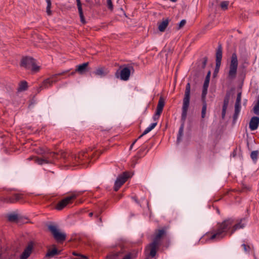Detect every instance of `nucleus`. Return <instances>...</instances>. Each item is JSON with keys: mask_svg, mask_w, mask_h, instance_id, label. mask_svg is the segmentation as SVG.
<instances>
[{"mask_svg": "<svg viewBox=\"0 0 259 259\" xmlns=\"http://www.w3.org/2000/svg\"><path fill=\"white\" fill-rule=\"evenodd\" d=\"M1 256H2V254H1V253L0 252V258L1 257Z\"/></svg>", "mask_w": 259, "mask_h": 259, "instance_id": "obj_52", "label": "nucleus"}, {"mask_svg": "<svg viewBox=\"0 0 259 259\" xmlns=\"http://www.w3.org/2000/svg\"><path fill=\"white\" fill-rule=\"evenodd\" d=\"M241 93L239 92L237 94V98L235 104H241Z\"/></svg>", "mask_w": 259, "mask_h": 259, "instance_id": "obj_32", "label": "nucleus"}, {"mask_svg": "<svg viewBox=\"0 0 259 259\" xmlns=\"http://www.w3.org/2000/svg\"><path fill=\"white\" fill-rule=\"evenodd\" d=\"M89 62H85L81 64H79L76 66L75 71L78 73L80 75L85 74L88 71V67Z\"/></svg>", "mask_w": 259, "mask_h": 259, "instance_id": "obj_18", "label": "nucleus"}, {"mask_svg": "<svg viewBox=\"0 0 259 259\" xmlns=\"http://www.w3.org/2000/svg\"><path fill=\"white\" fill-rule=\"evenodd\" d=\"M79 16H80V18L81 22L82 23H85V20H84V17H83L82 10H81V13H80V12H79Z\"/></svg>", "mask_w": 259, "mask_h": 259, "instance_id": "obj_38", "label": "nucleus"}, {"mask_svg": "<svg viewBox=\"0 0 259 259\" xmlns=\"http://www.w3.org/2000/svg\"><path fill=\"white\" fill-rule=\"evenodd\" d=\"M242 247L243 248V250L244 252L248 253L250 251V247L249 245H247L245 244V243H243L242 244Z\"/></svg>", "mask_w": 259, "mask_h": 259, "instance_id": "obj_31", "label": "nucleus"}, {"mask_svg": "<svg viewBox=\"0 0 259 259\" xmlns=\"http://www.w3.org/2000/svg\"><path fill=\"white\" fill-rule=\"evenodd\" d=\"M159 115H157V114L155 113L153 118L154 120L158 119L159 118Z\"/></svg>", "mask_w": 259, "mask_h": 259, "instance_id": "obj_42", "label": "nucleus"}, {"mask_svg": "<svg viewBox=\"0 0 259 259\" xmlns=\"http://www.w3.org/2000/svg\"><path fill=\"white\" fill-rule=\"evenodd\" d=\"M229 96L227 95L225 98L224 100V104H223V108H224V110H227V108L228 107V104H229Z\"/></svg>", "mask_w": 259, "mask_h": 259, "instance_id": "obj_26", "label": "nucleus"}, {"mask_svg": "<svg viewBox=\"0 0 259 259\" xmlns=\"http://www.w3.org/2000/svg\"><path fill=\"white\" fill-rule=\"evenodd\" d=\"M246 224L245 218L242 219L238 223H235L232 218L224 220L218 223L209 232L205 235L207 240L219 241L224 238L227 234L232 235L236 230L243 228Z\"/></svg>", "mask_w": 259, "mask_h": 259, "instance_id": "obj_1", "label": "nucleus"}, {"mask_svg": "<svg viewBox=\"0 0 259 259\" xmlns=\"http://www.w3.org/2000/svg\"><path fill=\"white\" fill-rule=\"evenodd\" d=\"M49 1V2H51V0H46L47 3H48Z\"/></svg>", "mask_w": 259, "mask_h": 259, "instance_id": "obj_50", "label": "nucleus"}, {"mask_svg": "<svg viewBox=\"0 0 259 259\" xmlns=\"http://www.w3.org/2000/svg\"><path fill=\"white\" fill-rule=\"evenodd\" d=\"M151 130H150V128H149V126L147 127L145 130V131L143 132V134L139 136V139L141 138V137H142L143 136L147 134L148 133H149Z\"/></svg>", "mask_w": 259, "mask_h": 259, "instance_id": "obj_34", "label": "nucleus"}, {"mask_svg": "<svg viewBox=\"0 0 259 259\" xmlns=\"http://www.w3.org/2000/svg\"><path fill=\"white\" fill-rule=\"evenodd\" d=\"M68 70L63 71L60 73H58L57 74H55L54 75H53L50 78H48L46 79H45L41 85L40 87V89H47L52 85L53 83H55L59 80V79L58 78V76H61L62 75H64L65 73H66L68 72Z\"/></svg>", "mask_w": 259, "mask_h": 259, "instance_id": "obj_8", "label": "nucleus"}, {"mask_svg": "<svg viewBox=\"0 0 259 259\" xmlns=\"http://www.w3.org/2000/svg\"><path fill=\"white\" fill-rule=\"evenodd\" d=\"M132 258V253H128L124 256V257L122 259H131Z\"/></svg>", "mask_w": 259, "mask_h": 259, "instance_id": "obj_41", "label": "nucleus"}, {"mask_svg": "<svg viewBox=\"0 0 259 259\" xmlns=\"http://www.w3.org/2000/svg\"><path fill=\"white\" fill-rule=\"evenodd\" d=\"M76 2H77V6L78 12H80V13H81V10H82V9L81 8V4L80 0H76Z\"/></svg>", "mask_w": 259, "mask_h": 259, "instance_id": "obj_35", "label": "nucleus"}, {"mask_svg": "<svg viewBox=\"0 0 259 259\" xmlns=\"http://www.w3.org/2000/svg\"><path fill=\"white\" fill-rule=\"evenodd\" d=\"M21 198V195L16 193H12L10 195L2 198V201L6 203H14Z\"/></svg>", "mask_w": 259, "mask_h": 259, "instance_id": "obj_13", "label": "nucleus"}, {"mask_svg": "<svg viewBox=\"0 0 259 259\" xmlns=\"http://www.w3.org/2000/svg\"><path fill=\"white\" fill-rule=\"evenodd\" d=\"M83 192L78 191L74 192L71 195L68 196L63 199L59 201L55 206V208L58 210L63 209L67 204L72 203L73 200L75 199L77 196L81 195Z\"/></svg>", "mask_w": 259, "mask_h": 259, "instance_id": "obj_7", "label": "nucleus"}, {"mask_svg": "<svg viewBox=\"0 0 259 259\" xmlns=\"http://www.w3.org/2000/svg\"><path fill=\"white\" fill-rule=\"evenodd\" d=\"M206 61L205 60V61L204 62V66H205V65Z\"/></svg>", "mask_w": 259, "mask_h": 259, "instance_id": "obj_51", "label": "nucleus"}, {"mask_svg": "<svg viewBox=\"0 0 259 259\" xmlns=\"http://www.w3.org/2000/svg\"><path fill=\"white\" fill-rule=\"evenodd\" d=\"M73 255H78V254H77V253H75V252H73Z\"/></svg>", "mask_w": 259, "mask_h": 259, "instance_id": "obj_49", "label": "nucleus"}, {"mask_svg": "<svg viewBox=\"0 0 259 259\" xmlns=\"http://www.w3.org/2000/svg\"><path fill=\"white\" fill-rule=\"evenodd\" d=\"M57 254V250L56 248L49 250L47 253V256L52 257Z\"/></svg>", "mask_w": 259, "mask_h": 259, "instance_id": "obj_28", "label": "nucleus"}, {"mask_svg": "<svg viewBox=\"0 0 259 259\" xmlns=\"http://www.w3.org/2000/svg\"><path fill=\"white\" fill-rule=\"evenodd\" d=\"M61 156L64 158H66V154L64 153H61Z\"/></svg>", "mask_w": 259, "mask_h": 259, "instance_id": "obj_46", "label": "nucleus"}, {"mask_svg": "<svg viewBox=\"0 0 259 259\" xmlns=\"http://www.w3.org/2000/svg\"><path fill=\"white\" fill-rule=\"evenodd\" d=\"M226 110H224V108L222 109V117L224 118L225 114H226Z\"/></svg>", "mask_w": 259, "mask_h": 259, "instance_id": "obj_43", "label": "nucleus"}, {"mask_svg": "<svg viewBox=\"0 0 259 259\" xmlns=\"http://www.w3.org/2000/svg\"><path fill=\"white\" fill-rule=\"evenodd\" d=\"M51 2H49V1L48 3H47V13L49 15H50L51 14Z\"/></svg>", "mask_w": 259, "mask_h": 259, "instance_id": "obj_33", "label": "nucleus"}, {"mask_svg": "<svg viewBox=\"0 0 259 259\" xmlns=\"http://www.w3.org/2000/svg\"><path fill=\"white\" fill-rule=\"evenodd\" d=\"M77 259H87V257L84 255H81L79 258Z\"/></svg>", "mask_w": 259, "mask_h": 259, "instance_id": "obj_44", "label": "nucleus"}, {"mask_svg": "<svg viewBox=\"0 0 259 259\" xmlns=\"http://www.w3.org/2000/svg\"><path fill=\"white\" fill-rule=\"evenodd\" d=\"M128 178L126 172L123 173L119 176L115 182L114 189L115 191L118 190L120 187L127 181Z\"/></svg>", "mask_w": 259, "mask_h": 259, "instance_id": "obj_12", "label": "nucleus"}, {"mask_svg": "<svg viewBox=\"0 0 259 259\" xmlns=\"http://www.w3.org/2000/svg\"><path fill=\"white\" fill-rule=\"evenodd\" d=\"M156 125H157V122L152 123L149 126V127L152 131L153 128H154V127L156 126Z\"/></svg>", "mask_w": 259, "mask_h": 259, "instance_id": "obj_40", "label": "nucleus"}, {"mask_svg": "<svg viewBox=\"0 0 259 259\" xmlns=\"http://www.w3.org/2000/svg\"><path fill=\"white\" fill-rule=\"evenodd\" d=\"M107 6L109 9L112 10L113 8V6L111 0H107Z\"/></svg>", "mask_w": 259, "mask_h": 259, "instance_id": "obj_36", "label": "nucleus"}, {"mask_svg": "<svg viewBox=\"0 0 259 259\" xmlns=\"http://www.w3.org/2000/svg\"><path fill=\"white\" fill-rule=\"evenodd\" d=\"M162 109H159V108H156V112L155 113L157 114V115H160V114H161L162 112Z\"/></svg>", "mask_w": 259, "mask_h": 259, "instance_id": "obj_39", "label": "nucleus"}, {"mask_svg": "<svg viewBox=\"0 0 259 259\" xmlns=\"http://www.w3.org/2000/svg\"><path fill=\"white\" fill-rule=\"evenodd\" d=\"M258 155V151L257 150L251 152L250 154V157L254 162H256Z\"/></svg>", "mask_w": 259, "mask_h": 259, "instance_id": "obj_25", "label": "nucleus"}, {"mask_svg": "<svg viewBox=\"0 0 259 259\" xmlns=\"http://www.w3.org/2000/svg\"><path fill=\"white\" fill-rule=\"evenodd\" d=\"M229 4V1H223L221 4V7L223 10H227Z\"/></svg>", "mask_w": 259, "mask_h": 259, "instance_id": "obj_30", "label": "nucleus"}, {"mask_svg": "<svg viewBox=\"0 0 259 259\" xmlns=\"http://www.w3.org/2000/svg\"><path fill=\"white\" fill-rule=\"evenodd\" d=\"M210 71H208L205 79L204 82L203 83V90L202 92V98H204V97L206 96L207 93V89L209 85V80H210Z\"/></svg>", "mask_w": 259, "mask_h": 259, "instance_id": "obj_17", "label": "nucleus"}, {"mask_svg": "<svg viewBox=\"0 0 259 259\" xmlns=\"http://www.w3.org/2000/svg\"><path fill=\"white\" fill-rule=\"evenodd\" d=\"M27 88V83L26 81H21L19 86L18 90L19 91H25Z\"/></svg>", "mask_w": 259, "mask_h": 259, "instance_id": "obj_24", "label": "nucleus"}, {"mask_svg": "<svg viewBox=\"0 0 259 259\" xmlns=\"http://www.w3.org/2000/svg\"><path fill=\"white\" fill-rule=\"evenodd\" d=\"M134 68L131 65L120 66L119 69L115 73V77L122 80L127 81L129 79L131 73H134Z\"/></svg>", "mask_w": 259, "mask_h": 259, "instance_id": "obj_4", "label": "nucleus"}, {"mask_svg": "<svg viewBox=\"0 0 259 259\" xmlns=\"http://www.w3.org/2000/svg\"><path fill=\"white\" fill-rule=\"evenodd\" d=\"M48 229L58 242H62L65 240L66 234L61 232L56 226L49 225Z\"/></svg>", "mask_w": 259, "mask_h": 259, "instance_id": "obj_9", "label": "nucleus"}, {"mask_svg": "<svg viewBox=\"0 0 259 259\" xmlns=\"http://www.w3.org/2000/svg\"><path fill=\"white\" fill-rule=\"evenodd\" d=\"M191 85L188 83L186 87L184 97L183 100V106L182 108L181 125L179 128L177 137V142H180L183 135L185 122L187 116V112L190 105Z\"/></svg>", "mask_w": 259, "mask_h": 259, "instance_id": "obj_2", "label": "nucleus"}, {"mask_svg": "<svg viewBox=\"0 0 259 259\" xmlns=\"http://www.w3.org/2000/svg\"><path fill=\"white\" fill-rule=\"evenodd\" d=\"M160 245L152 242L149 244L146 248L145 252L147 258H153L156 254L157 250Z\"/></svg>", "mask_w": 259, "mask_h": 259, "instance_id": "obj_11", "label": "nucleus"}, {"mask_svg": "<svg viewBox=\"0 0 259 259\" xmlns=\"http://www.w3.org/2000/svg\"><path fill=\"white\" fill-rule=\"evenodd\" d=\"M21 65L33 72H38L40 69V66L36 64V60L31 57H26L23 58Z\"/></svg>", "mask_w": 259, "mask_h": 259, "instance_id": "obj_6", "label": "nucleus"}, {"mask_svg": "<svg viewBox=\"0 0 259 259\" xmlns=\"http://www.w3.org/2000/svg\"><path fill=\"white\" fill-rule=\"evenodd\" d=\"M33 248L32 242H29L20 256V259H27L31 254Z\"/></svg>", "mask_w": 259, "mask_h": 259, "instance_id": "obj_15", "label": "nucleus"}, {"mask_svg": "<svg viewBox=\"0 0 259 259\" xmlns=\"http://www.w3.org/2000/svg\"><path fill=\"white\" fill-rule=\"evenodd\" d=\"M88 157V155L84 152H81L77 155L71 156L67 158L66 162L70 164H74L76 162L78 163H81L85 159Z\"/></svg>", "mask_w": 259, "mask_h": 259, "instance_id": "obj_10", "label": "nucleus"}, {"mask_svg": "<svg viewBox=\"0 0 259 259\" xmlns=\"http://www.w3.org/2000/svg\"><path fill=\"white\" fill-rule=\"evenodd\" d=\"M36 152L42 155L41 157H38L35 156H30L27 160L30 161L33 160L35 163L39 165L44 164L53 163L55 160L58 159V154L55 152H47L44 148H39L36 150Z\"/></svg>", "mask_w": 259, "mask_h": 259, "instance_id": "obj_3", "label": "nucleus"}, {"mask_svg": "<svg viewBox=\"0 0 259 259\" xmlns=\"http://www.w3.org/2000/svg\"><path fill=\"white\" fill-rule=\"evenodd\" d=\"M241 110V104H235V112L233 115V120L235 121L238 117Z\"/></svg>", "mask_w": 259, "mask_h": 259, "instance_id": "obj_22", "label": "nucleus"}, {"mask_svg": "<svg viewBox=\"0 0 259 259\" xmlns=\"http://www.w3.org/2000/svg\"><path fill=\"white\" fill-rule=\"evenodd\" d=\"M75 72H75V71L72 72L71 73L70 75H74V73H75Z\"/></svg>", "mask_w": 259, "mask_h": 259, "instance_id": "obj_48", "label": "nucleus"}, {"mask_svg": "<svg viewBox=\"0 0 259 259\" xmlns=\"http://www.w3.org/2000/svg\"><path fill=\"white\" fill-rule=\"evenodd\" d=\"M222 58V48L221 45L219 46L216 52V64L215 72H218L221 64Z\"/></svg>", "mask_w": 259, "mask_h": 259, "instance_id": "obj_14", "label": "nucleus"}, {"mask_svg": "<svg viewBox=\"0 0 259 259\" xmlns=\"http://www.w3.org/2000/svg\"><path fill=\"white\" fill-rule=\"evenodd\" d=\"M186 23V21L185 20H182L181 21V22L179 24V29L181 28L182 27H183Z\"/></svg>", "mask_w": 259, "mask_h": 259, "instance_id": "obj_37", "label": "nucleus"}, {"mask_svg": "<svg viewBox=\"0 0 259 259\" xmlns=\"http://www.w3.org/2000/svg\"><path fill=\"white\" fill-rule=\"evenodd\" d=\"M93 212H90V213H89V216H90V217H92V216H93Z\"/></svg>", "mask_w": 259, "mask_h": 259, "instance_id": "obj_47", "label": "nucleus"}, {"mask_svg": "<svg viewBox=\"0 0 259 259\" xmlns=\"http://www.w3.org/2000/svg\"><path fill=\"white\" fill-rule=\"evenodd\" d=\"M165 233V232L163 229L157 230L155 232V237L152 242L160 245V239Z\"/></svg>", "mask_w": 259, "mask_h": 259, "instance_id": "obj_20", "label": "nucleus"}, {"mask_svg": "<svg viewBox=\"0 0 259 259\" xmlns=\"http://www.w3.org/2000/svg\"><path fill=\"white\" fill-rule=\"evenodd\" d=\"M259 125V117L256 116L252 117L249 124V127L251 131L256 130Z\"/></svg>", "mask_w": 259, "mask_h": 259, "instance_id": "obj_19", "label": "nucleus"}, {"mask_svg": "<svg viewBox=\"0 0 259 259\" xmlns=\"http://www.w3.org/2000/svg\"><path fill=\"white\" fill-rule=\"evenodd\" d=\"M109 72L108 69L105 67L100 66L98 67L94 72L96 76H100V77H104L106 76Z\"/></svg>", "mask_w": 259, "mask_h": 259, "instance_id": "obj_16", "label": "nucleus"}, {"mask_svg": "<svg viewBox=\"0 0 259 259\" xmlns=\"http://www.w3.org/2000/svg\"><path fill=\"white\" fill-rule=\"evenodd\" d=\"M238 61L236 53H233L231 58V62L229 65L228 73V78L230 80L234 79L237 75Z\"/></svg>", "mask_w": 259, "mask_h": 259, "instance_id": "obj_5", "label": "nucleus"}, {"mask_svg": "<svg viewBox=\"0 0 259 259\" xmlns=\"http://www.w3.org/2000/svg\"><path fill=\"white\" fill-rule=\"evenodd\" d=\"M202 101L203 103L202 111H201V117L204 118L205 117V114L206 112L207 109V104L206 102V97H204V98H202Z\"/></svg>", "mask_w": 259, "mask_h": 259, "instance_id": "obj_23", "label": "nucleus"}, {"mask_svg": "<svg viewBox=\"0 0 259 259\" xmlns=\"http://www.w3.org/2000/svg\"><path fill=\"white\" fill-rule=\"evenodd\" d=\"M137 140H135V141L133 143V144L131 145V146H130V149H131L133 148V147L134 145L135 144V143L137 142Z\"/></svg>", "mask_w": 259, "mask_h": 259, "instance_id": "obj_45", "label": "nucleus"}, {"mask_svg": "<svg viewBox=\"0 0 259 259\" xmlns=\"http://www.w3.org/2000/svg\"><path fill=\"white\" fill-rule=\"evenodd\" d=\"M164 106V100L162 97H160L159 99L158 105L157 106V108L161 109L163 110Z\"/></svg>", "mask_w": 259, "mask_h": 259, "instance_id": "obj_27", "label": "nucleus"}, {"mask_svg": "<svg viewBox=\"0 0 259 259\" xmlns=\"http://www.w3.org/2000/svg\"><path fill=\"white\" fill-rule=\"evenodd\" d=\"M169 21L168 19H165L158 24V29L161 32H163L168 26Z\"/></svg>", "mask_w": 259, "mask_h": 259, "instance_id": "obj_21", "label": "nucleus"}, {"mask_svg": "<svg viewBox=\"0 0 259 259\" xmlns=\"http://www.w3.org/2000/svg\"><path fill=\"white\" fill-rule=\"evenodd\" d=\"M8 219L10 221H15L18 219V215L15 214H11L8 216Z\"/></svg>", "mask_w": 259, "mask_h": 259, "instance_id": "obj_29", "label": "nucleus"}]
</instances>
